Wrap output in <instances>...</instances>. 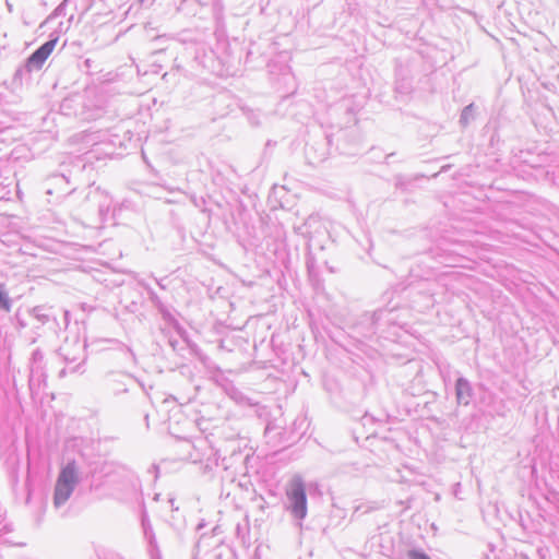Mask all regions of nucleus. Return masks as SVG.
<instances>
[{
    "label": "nucleus",
    "mask_w": 559,
    "mask_h": 559,
    "mask_svg": "<svg viewBox=\"0 0 559 559\" xmlns=\"http://www.w3.org/2000/svg\"><path fill=\"white\" fill-rule=\"evenodd\" d=\"M57 41V38L48 40L44 45H41L36 51H34L26 61L27 70L32 71L41 69L45 61L55 50Z\"/></svg>",
    "instance_id": "7ed1b4c3"
},
{
    "label": "nucleus",
    "mask_w": 559,
    "mask_h": 559,
    "mask_svg": "<svg viewBox=\"0 0 559 559\" xmlns=\"http://www.w3.org/2000/svg\"><path fill=\"white\" fill-rule=\"evenodd\" d=\"M409 558L411 559H430L427 555L416 551V550L409 552Z\"/></svg>",
    "instance_id": "423d86ee"
},
{
    "label": "nucleus",
    "mask_w": 559,
    "mask_h": 559,
    "mask_svg": "<svg viewBox=\"0 0 559 559\" xmlns=\"http://www.w3.org/2000/svg\"><path fill=\"white\" fill-rule=\"evenodd\" d=\"M287 496L292 501L293 513L299 519L305 518L307 513V499L305 485L300 477L297 476L292 479L287 489Z\"/></svg>",
    "instance_id": "f03ea898"
},
{
    "label": "nucleus",
    "mask_w": 559,
    "mask_h": 559,
    "mask_svg": "<svg viewBox=\"0 0 559 559\" xmlns=\"http://www.w3.org/2000/svg\"><path fill=\"white\" fill-rule=\"evenodd\" d=\"M469 391L468 383L463 379H459L456 382V394L460 403L467 404V397L471 395Z\"/></svg>",
    "instance_id": "20e7f679"
},
{
    "label": "nucleus",
    "mask_w": 559,
    "mask_h": 559,
    "mask_svg": "<svg viewBox=\"0 0 559 559\" xmlns=\"http://www.w3.org/2000/svg\"><path fill=\"white\" fill-rule=\"evenodd\" d=\"M76 481V471L74 463H69L60 473L56 489H55V503L57 506L63 503L71 496L74 484Z\"/></svg>",
    "instance_id": "f257e3e1"
},
{
    "label": "nucleus",
    "mask_w": 559,
    "mask_h": 559,
    "mask_svg": "<svg viewBox=\"0 0 559 559\" xmlns=\"http://www.w3.org/2000/svg\"><path fill=\"white\" fill-rule=\"evenodd\" d=\"M0 306L7 311H10L11 309L10 299L4 292V286L2 284H0Z\"/></svg>",
    "instance_id": "39448f33"
}]
</instances>
